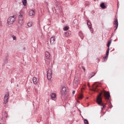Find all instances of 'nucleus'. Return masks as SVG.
I'll list each match as a JSON object with an SVG mask.
<instances>
[{
    "label": "nucleus",
    "mask_w": 124,
    "mask_h": 124,
    "mask_svg": "<svg viewBox=\"0 0 124 124\" xmlns=\"http://www.w3.org/2000/svg\"><path fill=\"white\" fill-rule=\"evenodd\" d=\"M79 35L82 39H83V38L84 36L82 31H80L79 32Z\"/></svg>",
    "instance_id": "a211bd4d"
},
{
    "label": "nucleus",
    "mask_w": 124,
    "mask_h": 124,
    "mask_svg": "<svg viewBox=\"0 0 124 124\" xmlns=\"http://www.w3.org/2000/svg\"><path fill=\"white\" fill-rule=\"evenodd\" d=\"M84 123L85 124H88V122L87 120L86 119H84Z\"/></svg>",
    "instance_id": "393cba45"
},
{
    "label": "nucleus",
    "mask_w": 124,
    "mask_h": 124,
    "mask_svg": "<svg viewBox=\"0 0 124 124\" xmlns=\"http://www.w3.org/2000/svg\"><path fill=\"white\" fill-rule=\"evenodd\" d=\"M88 4H87V3H85V5L86 6H87V5H88Z\"/></svg>",
    "instance_id": "2f4dec72"
},
{
    "label": "nucleus",
    "mask_w": 124,
    "mask_h": 124,
    "mask_svg": "<svg viewBox=\"0 0 124 124\" xmlns=\"http://www.w3.org/2000/svg\"><path fill=\"white\" fill-rule=\"evenodd\" d=\"M32 80L34 84L36 85L38 82V81L37 80V78L35 77H33V78Z\"/></svg>",
    "instance_id": "ddd939ff"
},
{
    "label": "nucleus",
    "mask_w": 124,
    "mask_h": 124,
    "mask_svg": "<svg viewBox=\"0 0 124 124\" xmlns=\"http://www.w3.org/2000/svg\"><path fill=\"white\" fill-rule=\"evenodd\" d=\"M79 82H73V86L75 88H77L78 86Z\"/></svg>",
    "instance_id": "f8f14e48"
},
{
    "label": "nucleus",
    "mask_w": 124,
    "mask_h": 124,
    "mask_svg": "<svg viewBox=\"0 0 124 124\" xmlns=\"http://www.w3.org/2000/svg\"><path fill=\"white\" fill-rule=\"evenodd\" d=\"M17 86H18V85H17Z\"/></svg>",
    "instance_id": "473e14b6"
},
{
    "label": "nucleus",
    "mask_w": 124,
    "mask_h": 124,
    "mask_svg": "<svg viewBox=\"0 0 124 124\" xmlns=\"http://www.w3.org/2000/svg\"><path fill=\"white\" fill-rule=\"evenodd\" d=\"M50 95L52 100H55L56 99V95L55 93H52L50 94Z\"/></svg>",
    "instance_id": "1a4fd4ad"
},
{
    "label": "nucleus",
    "mask_w": 124,
    "mask_h": 124,
    "mask_svg": "<svg viewBox=\"0 0 124 124\" xmlns=\"http://www.w3.org/2000/svg\"><path fill=\"white\" fill-rule=\"evenodd\" d=\"M55 38L54 37H52L50 39V42L51 44L54 45L55 44Z\"/></svg>",
    "instance_id": "9d476101"
},
{
    "label": "nucleus",
    "mask_w": 124,
    "mask_h": 124,
    "mask_svg": "<svg viewBox=\"0 0 124 124\" xmlns=\"http://www.w3.org/2000/svg\"><path fill=\"white\" fill-rule=\"evenodd\" d=\"M12 38L13 40H16V37L14 35L12 36Z\"/></svg>",
    "instance_id": "cd10ccee"
},
{
    "label": "nucleus",
    "mask_w": 124,
    "mask_h": 124,
    "mask_svg": "<svg viewBox=\"0 0 124 124\" xmlns=\"http://www.w3.org/2000/svg\"><path fill=\"white\" fill-rule=\"evenodd\" d=\"M83 97V95L81 93H80L78 95V98L79 100L82 99Z\"/></svg>",
    "instance_id": "2eb2a0df"
},
{
    "label": "nucleus",
    "mask_w": 124,
    "mask_h": 124,
    "mask_svg": "<svg viewBox=\"0 0 124 124\" xmlns=\"http://www.w3.org/2000/svg\"><path fill=\"white\" fill-rule=\"evenodd\" d=\"M87 24L89 28H91V23L89 20H88L87 22Z\"/></svg>",
    "instance_id": "aec40b11"
},
{
    "label": "nucleus",
    "mask_w": 124,
    "mask_h": 124,
    "mask_svg": "<svg viewBox=\"0 0 124 124\" xmlns=\"http://www.w3.org/2000/svg\"><path fill=\"white\" fill-rule=\"evenodd\" d=\"M5 115L6 116H5L6 117H7L8 116L7 115V113L5 112Z\"/></svg>",
    "instance_id": "c756f323"
},
{
    "label": "nucleus",
    "mask_w": 124,
    "mask_h": 124,
    "mask_svg": "<svg viewBox=\"0 0 124 124\" xmlns=\"http://www.w3.org/2000/svg\"><path fill=\"white\" fill-rule=\"evenodd\" d=\"M111 39L109 40L107 44V46L108 48H109L110 45L111 44Z\"/></svg>",
    "instance_id": "4be33fe9"
},
{
    "label": "nucleus",
    "mask_w": 124,
    "mask_h": 124,
    "mask_svg": "<svg viewBox=\"0 0 124 124\" xmlns=\"http://www.w3.org/2000/svg\"><path fill=\"white\" fill-rule=\"evenodd\" d=\"M79 82V79L77 77H75L73 82Z\"/></svg>",
    "instance_id": "dca6fc26"
},
{
    "label": "nucleus",
    "mask_w": 124,
    "mask_h": 124,
    "mask_svg": "<svg viewBox=\"0 0 124 124\" xmlns=\"http://www.w3.org/2000/svg\"><path fill=\"white\" fill-rule=\"evenodd\" d=\"M9 95L8 93H7L4 98V103H6L8 101V96Z\"/></svg>",
    "instance_id": "0eeeda50"
},
{
    "label": "nucleus",
    "mask_w": 124,
    "mask_h": 124,
    "mask_svg": "<svg viewBox=\"0 0 124 124\" xmlns=\"http://www.w3.org/2000/svg\"><path fill=\"white\" fill-rule=\"evenodd\" d=\"M70 35L69 33L68 32H67L65 33V36L67 37L69 36Z\"/></svg>",
    "instance_id": "a878e982"
},
{
    "label": "nucleus",
    "mask_w": 124,
    "mask_h": 124,
    "mask_svg": "<svg viewBox=\"0 0 124 124\" xmlns=\"http://www.w3.org/2000/svg\"><path fill=\"white\" fill-rule=\"evenodd\" d=\"M75 91H72V94H74L75 93Z\"/></svg>",
    "instance_id": "7c9ffc66"
},
{
    "label": "nucleus",
    "mask_w": 124,
    "mask_h": 124,
    "mask_svg": "<svg viewBox=\"0 0 124 124\" xmlns=\"http://www.w3.org/2000/svg\"><path fill=\"white\" fill-rule=\"evenodd\" d=\"M69 28V27L68 26H66L63 28V29L64 31H65L67 30Z\"/></svg>",
    "instance_id": "b1692460"
},
{
    "label": "nucleus",
    "mask_w": 124,
    "mask_h": 124,
    "mask_svg": "<svg viewBox=\"0 0 124 124\" xmlns=\"http://www.w3.org/2000/svg\"><path fill=\"white\" fill-rule=\"evenodd\" d=\"M20 12H21V11ZM24 18L23 15L21 13L20 15L19 16L18 20V23L20 25H22L24 23Z\"/></svg>",
    "instance_id": "7ed1b4c3"
},
{
    "label": "nucleus",
    "mask_w": 124,
    "mask_h": 124,
    "mask_svg": "<svg viewBox=\"0 0 124 124\" xmlns=\"http://www.w3.org/2000/svg\"><path fill=\"white\" fill-rule=\"evenodd\" d=\"M100 91L101 92L99 93V94L97 96L96 102L99 105L102 106L101 108V110H102L103 108L106 107V106L105 105H103L102 102L101 97L102 93L103 94L104 98L106 100H108L109 99L110 95L108 92H106L104 90Z\"/></svg>",
    "instance_id": "f257e3e1"
},
{
    "label": "nucleus",
    "mask_w": 124,
    "mask_h": 124,
    "mask_svg": "<svg viewBox=\"0 0 124 124\" xmlns=\"http://www.w3.org/2000/svg\"><path fill=\"white\" fill-rule=\"evenodd\" d=\"M52 72L51 70L49 69L47 72V77L48 80H50L51 78Z\"/></svg>",
    "instance_id": "39448f33"
},
{
    "label": "nucleus",
    "mask_w": 124,
    "mask_h": 124,
    "mask_svg": "<svg viewBox=\"0 0 124 124\" xmlns=\"http://www.w3.org/2000/svg\"><path fill=\"white\" fill-rule=\"evenodd\" d=\"M23 4L24 6H26L27 3L26 0H22Z\"/></svg>",
    "instance_id": "5701e85b"
},
{
    "label": "nucleus",
    "mask_w": 124,
    "mask_h": 124,
    "mask_svg": "<svg viewBox=\"0 0 124 124\" xmlns=\"http://www.w3.org/2000/svg\"><path fill=\"white\" fill-rule=\"evenodd\" d=\"M32 23L31 22H28L27 24V26L29 27H30L32 26Z\"/></svg>",
    "instance_id": "412c9836"
},
{
    "label": "nucleus",
    "mask_w": 124,
    "mask_h": 124,
    "mask_svg": "<svg viewBox=\"0 0 124 124\" xmlns=\"http://www.w3.org/2000/svg\"><path fill=\"white\" fill-rule=\"evenodd\" d=\"M67 93V89L65 87H62L61 91V93L63 96H64Z\"/></svg>",
    "instance_id": "20e7f679"
},
{
    "label": "nucleus",
    "mask_w": 124,
    "mask_h": 124,
    "mask_svg": "<svg viewBox=\"0 0 124 124\" xmlns=\"http://www.w3.org/2000/svg\"><path fill=\"white\" fill-rule=\"evenodd\" d=\"M35 12L33 10H31L30 11L29 13V15L30 16H32L35 14Z\"/></svg>",
    "instance_id": "4468645a"
},
{
    "label": "nucleus",
    "mask_w": 124,
    "mask_h": 124,
    "mask_svg": "<svg viewBox=\"0 0 124 124\" xmlns=\"http://www.w3.org/2000/svg\"><path fill=\"white\" fill-rule=\"evenodd\" d=\"M114 25L115 26L114 27H116V28L115 30H116L117 28L118 24L117 19H115V20L114 22Z\"/></svg>",
    "instance_id": "9b49d317"
},
{
    "label": "nucleus",
    "mask_w": 124,
    "mask_h": 124,
    "mask_svg": "<svg viewBox=\"0 0 124 124\" xmlns=\"http://www.w3.org/2000/svg\"><path fill=\"white\" fill-rule=\"evenodd\" d=\"M16 17L15 16L13 15L8 17L7 19V23L8 25L12 24L15 22Z\"/></svg>",
    "instance_id": "f03ea898"
},
{
    "label": "nucleus",
    "mask_w": 124,
    "mask_h": 124,
    "mask_svg": "<svg viewBox=\"0 0 124 124\" xmlns=\"http://www.w3.org/2000/svg\"><path fill=\"white\" fill-rule=\"evenodd\" d=\"M96 73H95L94 72H92L91 73V74L92 75V76H91V78H92L93 76Z\"/></svg>",
    "instance_id": "bb28decb"
},
{
    "label": "nucleus",
    "mask_w": 124,
    "mask_h": 124,
    "mask_svg": "<svg viewBox=\"0 0 124 124\" xmlns=\"http://www.w3.org/2000/svg\"><path fill=\"white\" fill-rule=\"evenodd\" d=\"M109 48H108V49L107 51V53H106V56L105 57H104L103 58L104 59H106V58H107V57H108V54L109 53Z\"/></svg>",
    "instance_id": "f3484780"
},
{
    "label": "nucleus",
    "mask_w": 124,
    "mask_h": 124,
    "mask_svg": "<svg viewBox=\"0 0 124 124\" xmlns=\"http://www.w3.org/2000/svg\"><path fill=\"white\" fill-rule=\"evenodd\" d=\"M97 82H95L94 84L93 85V90L94 91L98 92V89H97V88L99 87V85H97L96 84Z\"/></svg>",
    "instance_id": "6e6552de"
},
{
    "label": "nucleus",
    "mask_w": 124,
    "mask_h": 124,
    "mask_svg": "<svg viewBox=\"0 0 124 124\" xmlns=\"http://www.w3.org/2000/svg\"><path fill=\"white\" fill-rule=\"evenodd\" d=\"M100 7L103 9H105L106 7L104 5V3H102L100 4Z\"/></svg>",
    "instance_id": "6ab92c4d"
},
{
    "label": "nucleus",
    "mask_w": 124,
    "mask_h": 124,
    "mask_svg": "<svg viewBox=\"0 0 124 124\" xmlns=\"http://www.w3.org/2000/svg\"><path fill=\"white\" fill-rule=\"evenodd\" d=\"M51 55L50 53L47 51H46L45 52V61L46 62V59L49 60L50 59V57Z\"/></svg>",
    "instance_id": "423d86ee"
},
{
    "label": "nucleus",
    "mask_w": 124,
    "mask_h": 124,
    "mask_svg": "<svg viewBox=\"0 0 124 124\" xmlns=\"http://www.w3.org/2000/svg\"><path fill=\"white\" fill-rule=\"evenodd\" d=\"M81 67L82 68V69L84 71H85V67L83 66H81Z\"/></svg>",
    "instance_id": "c85d7f7f"
}]
</instances>
